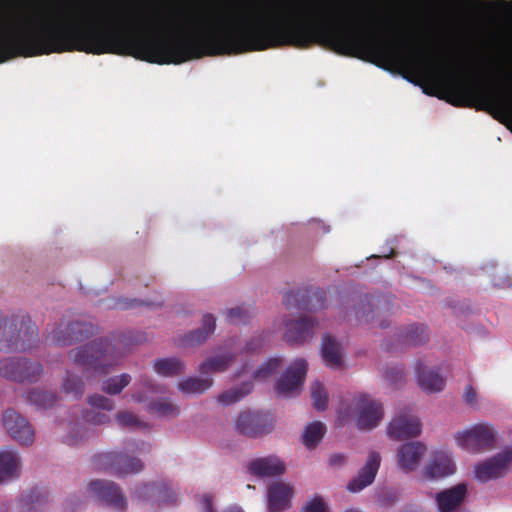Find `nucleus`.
Returning <instances> with one entry per match:
<instances>
[{"mask_svg": "<svg viewBox=\"0 0 512 512\" xmlns=\"http://www.w3.org/2000/svg\"><path fill=\"white\" fill-rule=\"evenodd\" d=\"M190 37L166 38L120 27L47 25L9 27L0 32V63L16 57L64 52L132 56L155 64H181L203 56L240 54L269 48H296V21L248 22L243 17L193 21Z\"/></svg>", "mask_w": 512, "mask_h": 512, "instance_id": "f257e3e1", "label": "nucleus"}, {"mask_svg": "<svg viewBox=\"0 0 512 512\" xmlns=\"http://www.w3.org/2000/svg\"><path fill=\"white\" fill-rule=\"evenodd\" d=\"M126 352L122 338H101L71 349L68 356L73 364L85 371L105 375L119 365Z\"/></svg>", "mask_w": 512, "mask_h": 512, "instance_id": "f03ea898", "label": "nucleus"}, {"mask_svg": "<svg viewBox=\"0 0 512 512\" xmlns=\"http://www.w3.org/2000/svg\"><path fill=\"white\" fill-rule=\"evenodd\" d=\"M454 439L461 449L476 454L495 447L496 431L488 423H479L457 432Z\"/></svg>", "mask_w": 512, "mask_h": 512, "instance_id": "7ed1b4c3", "label": "nucleus"}, {"mask_svg": "<svg viewBox=\"0 0 512 512\" xmlns=\"http://www.w3.org/2000/svg\"><path fill=\"white\" fill-rule=\"evenodd\" d=\"M43 365L26 357H5L0 359V376L10 381L37 382L43 374Z\"/></svg>", "mask_w": 512, "mask_h": 512, "instance_id": "20e7f679", "label": "nucleus"}, {"mask_svg": "<svg viewBox=\"0 0 512 512\" xmlns=\"http://www.w3.org/2000/svg\"><path fill=\"white\" fill-rule=\"evenodd\" d=\"M94 332L90 322L62 319L48 332L47 339L57 346L65 347L90 338Z\"/></svg>", "mask_w": 512, "mask_h": 512, "instance_id": "39448f33", "label": "nucleus"}, {"mask_svg": "<svg viewBox=\"0 0 512 512\" xmlns=\"http://www.w3.org/2000/svg\"><path fill=\"white\" fill-rule=\"evenodd\" d=\"M93 461L98 470L108 471L119 477L138 473L143 469V463L139 458L130 457L122 452L97 454Z\"/></svg>", "mask_w": 512, "mask_h": 512, "instance_id": "423d86ee", "label": "nucleus"}, {"mask_svg": "<svg viewBox=\"0 0 512 512\" xmlns=\"http://www.w3.org/2000/svg\"><path fill=\"white\" fill-rule=\"evenodd\" d=\"M274 419L272 414L261 411L244 410L235 421V429L240 435L257 438L272 431Z\"/></svg>", "mask_w": 512, "mask_h": 512, "instance_id": "0eeeda50", "label": "nucleus"}, {"mask_svg": "<svg viewBox=\"0 0 512 512\" xmlns=\"http://www.w3.org/2000/svg\"><path fill=\"white\" fill-rule=\"evenodd\" d=\"M356 425L361 430H372L383 418V406L367 394L355 398Z\"/></svg>", "mask_w": 512, "mask_h": 512, "instance_id": "6e6552de", "label": "nucleus"}, {"mask_svg": "<svg viewBox=\"0 0 512 512\" xmlns=\"http://www.w3.org/2000/svg\"><path fill=\"white\" fill-rule=\"evenodd\" d=\"M512 464V447H506L475 466V476L481 482L503 477Z\"/></svg>", "mask_w": 512, "mask_h": 512, "instance_id": "1a4fd4ad", "label": "nucleus"}, {"mask_svg": "<svg viewBox=\"0 0 512 512\" xmlns=\"http://www.w3.org/2000/svg\"><path fill=\"white\" fill-rule=\"evenodd\" d=\"M421 430L420 420L406 410L394 416L387 427L389 437L397 441L417 437Z\"/></svg>", "mask_w": 512, "mask_h": 512, "instance_id": "9d476101", "label": "nucleus"}, {"mask_svg": "<svg viewBox=\"0 0 512 512\" xmlns=\"http://www.w3.org/2000/svg\"><path fill=\"white\" fill-rule=\"evenodd\" d=\"M325 301V292L320 289L304 288L297 291H288L284 295L283 303L287 308L296 307L300 310L322 308Z\"/></svg>", "mask_w": 512, "mask_h": 512, "instance_id": "9b49d317", "label": "nucleus"}, {"mask_svg": "<svg viewBox=\"0 0 512 512\" xmlns=\"http://www.w3.org/2000/svg\"><path fill=\"white\" fill-rule=\"evenodd\" d=\"M3 425L10 436L21 445H30L34 441V430L30 423L14 409L3 414Z\"/></svg>", "mask_w": 512, "mask_h": 512, "instance_id": "f8f14e48", "label": "nucleus"}, {"mask_svg": "<svg viewBox=\"0 0 512 512\" xmlns=\"http://www.w3.org/2000/svg\"><path fill=\"white\" fill-rule=\"evenodd\" d=\"M308 363L305 359H295L286 369L276 384V391L282 395H289L299 389L306 378Z\"/></svg>", "mask_w": 512, "mask_h": 512, "instance_id": "ddd939ff", "label": "nucleus"}, {"mask_svg": "<svg viewBox=\"0 0 512 512\" xmlns=\"http://www.w3.org/2000/svg\"><path fill=\"white\" fill-rule=\"evenodd\" d=\"M89 490L107 506L118 511H124L127 508L126 498L114 482L94 480L89 483Z\"/></svg>", "mask_w": 512, "mask_h": 512, "instance_id": "4468645a", "label": "nucleus"}, {"mask_svg": "<svg viewBox=\"0 0 512 512\" xmlns=\"http://www.w3.org/2000/svg\"><path fill=\"white\" fill-rule=\"evenodd\" d=\"M391 310V303L386 297L364 295L356 306L355 316L360 322L369 323L379 319Z\"/></svg>", "mask_w": 512, "mask_h": 512, "instance_id": "2eb2a0df", "label": "nucleus"}, {"mask_svg": "<svg viewBox=\"0 0 512 512\" xmlns=\"http://www.w3.org/2000/svg\"><path fill=\"white\" fill-rule=\"evenodd\" d=\"M396 336V344L385 346L387 351H393L394 349H402L409 346H420L425 344L428 340L427 327L424 324L413 323L405 327L398 329Z\"/></svg>", "mask_w": 512, "mask_h": 512, "instance_id": "dca6fc26", "label": "nucleus"}, {"mask_svg": "<svg viewBox=\"0 0 512 512\" xmlns=\"http://www.w3.org/2000/svg\"><path fill=\"white\" fill-rule=\"evenodd\" d=\"M381 457L377 452H370L365 465L360 469L356 477L349 481L347 489L351 492H359L369 486L375 479L380 466Z\"/></svg>", "mask_w": 512, "mask_h": 512, "instance_id": "f3484780", "label": "nucleus"}, {"mask_svg": "<svg viewBox=\"0 0 512 512\" xmlns=\"http://www.w3.org/2000/svg\"><path fill=\"white\" fill-rule=\"evenodd\" d=\"M247 469L251 475L264 478L283 475L286 471V466L277 456L269 455L252 460L248 464Z\"/></svg>", "mask_w": 512, "mask_h": 512, "instance_id": "a211bd4d", "label": "nucleus"}, {"mask_svg": "<svg viewBox=\"0 0 512 512\" xmlns=\"http://www.w3.org/2000/svg\"><path fill=\"white\" fill-rule=\"evenodd\" d=\"M317 322L312 317H302L297 320L285 321L284 338L289 343H303L313 335Z\"/></svg>", "mask_w": 512, "mask_h": 512, "instance_id": "6ab92c4d", "label": "nucleus"}, {"mask_svg": "<svg viewBox=\"0 0 512 512\" xmlns=\"http://www.w3.org/2000/svg\"><path fill=\"white\" fill-rule=\"evenodd\" d=\"M293 488L284 482H273L268 486L269 512H281L291 506Z\"/></svg>", "mask_w": 512, "mask_h": 512, "instance_id": "aec40b11", "label": "nucleus"}, {"mask_svg": "<svg viewBox=\"0 0 512 512\" xmlns=\"http://www.w3.org/2000/svg\"><path fill=\"white\" fill-rule=\"evenodd\" d=\"M467 494V486L459 483L454 487L436 494L438 512H456L461 506Z\"/></svg>", "mask_w": 512, "mask_h": 512, "instance_id": "412c9836", "label": "nucleus"}, {"mask_svg": "<svg viewBox=\"0 0 512 512\" xmlns=\"http://www.w3.org/2000/svg\"><path fill=\"white\" fill-rule=\"evenodd\" d=\"M415 370L417 383L424 392L432 394L444 389L446 380L438 371L426 369L422 362L416 364Z\"/></svg>", "mask_w": 512, "mask_h": 512, "instance_id": "4be33fe9", "label": "nucleus"}, {"mask_svg": "<svg viewBox=\"0 0 512 512\" xmlns=\"http://www.w3.org/2000/svg\"><path fill=\"white\" fill-rule=\"evenodd\" d=\"M426 452V446L420 442L403 444L398 450V465L405 472L415 470Z\"/></svg>", "mask_w": 512, "mask_h": 512, "instance_id": "5701e85b", "label": "nucleus"}, {"mask_svg": "<svg viewBox=\"0 0 512 512\" xmlns=\"http://www.w3.org/2000/svg\"><path fill=\"white\" fill-rule=\"evenodd\" d=\"M135 495L139 499L156 498L157 502L162 505H171L177 501L175 492L164 483L144 484L135 490Z\"/></svg>", "mask_w": 512, "mask_h": 512, "instance_id": "b1692460", "label": "nucleus"}, {"mask_svg": "<svg viewBox=\"0 0 512 512\" xmlns=\"http://www.w3.org/2000/svg\"><path fill=\"white\" fill-rule=\"evenodd\" d=\"M454 472L455 464L451 455L446 452H436L425 467V476L428 479H440Z\"/></svg>", "mask_w": 512, "mask_h": 512, "instance_id": "393cba45", "label": "nucleus"}, {"mask_svg": "<svg viewBox=\"0 0 512 512\" xmlns=\"http://www.w3.org/2000/svg\"><path fill=\"white\" fill-rule=\"evenodd\" d=\"M321 356L325 365L331 369H340L343 365L340 344L329 334L322 336Z\"/></svg>", "mask_w": 512, "mask_h": 512, "instance_id": "a878e982", "label": "nucleus"}, {"mask_svg": "<svg viewBox=\"0 0 512 512\" xmlns=\"http://www.w3.org/2000/svg\"><path fill=\"white\" fill-rule=\"evenodd\" d=\"M216 326L215 318L212 314H205L202 319V327L185 334L180 339L182 346H196L207 340L209 335L214 332Z\"/></svg>", "mask_w": 512, "mask_h": 512, "instance_id": "bb28decb", "label": "nucleus"}, {"mask_svg": "<svg viewBox=\"0 0 512 512\" xmlns=\"http://www.w3.org/2000/svg\"><path fill=\"white\" fill-rule=\"evenodd\" d=\"M19 476V457L15 451L0 452V483Z\"/></svg>", "mask_w": 512, "mask_h": 512, "instance_id": "cd10ccee", "label": "nucleus"}, {"mask_svg": "<svg viewBox=\"0 0 512 512\" xmlns=\"http://www.w3.org/2000/svg\"><path fill=\"white\" fill-rule=\"evenodd\" d=\"M233 362L234 356L231 353L212 356L200 364L199 372L201 375L224 372Z\"/></svg>", "mask_w": 512, "mask_h": 512, "instance_id": "c85d7f7f", "label": "nucleus"}, {"mask_svg": "<svg viewBox=\"0 0 512 512\" xmlns=\"http://www.w3.org/2000/svg\"><path fill=\"white\" fill-rule=\"evenodd\" d=\"M213 385V379L206 377H190L178 384V388L183 393L199 394L208 390Z\"/></svg>", "mask_w": 512, "mask_h": 512, "instance_id": "c756f323", "label": "nucleus"}, {"mask_svg": "<svg viewBox=\"0 0 512 512\" xmlns=\"http://www.w3.org/2000/svg\"><path fill=\"white\" fill-rule=\"evenodd\" d=\"M325 431L326 427L320 421L308 424L302 435L303 444L309 449L316 447L324 437Z\"/></svg>", "mask_w": 512, "mask_h": 512, "instance_id": "7c9ffc66", "label": "nucleus"}, {"mask_svg": "<svg viewBox=\"0 0 512 512\" xmlns=\"http://www.w3.org/2000/svg\"><path fill=\"white\" fill-rule=\"evenodd\" d=\"M154 370L162 376H176L183 372L184 363L177 358L158 359L154 363Z\"/></svg>", "mask_w": 512, "mask_h": 512, "instance_id": "2f4dec72", "label": "nucleus"}, {"mask_svg": "<svg viewBox=\"0 0 512 512\" xmlns=\"http://www.w3.org/2000/svg\"><path fill=\"white\" fill-rule=\"evenodd\" d=\"M26 400L38 408L47 409L56 403L57 396L52 392L32 389L26 393Z\"/></svg>", "mask_w": 512, "mask_h": 512, "instance_id": "473e14b6", "label": "nucleus"}, {"mask_svg": "<svg viewBox=\"0 0 512 512\" xmlns=\"http://www.w3.org/2000/svg\"><path fill=\"white\" fill-rule=\"evenodd\" d=\"M130 382L131 376L127 373H122L106 379L101 386V390L108 395H118Z\"/></svg>", "mask_w": 512, "mask_h": 512, "instance_id": "72a5a7b5", "label": "nucleus"}, {"mask_svg": "<svg viewBox=\"0 0 512 512\" xmlns=\"http://www.w3.org/2000/svg\"><path fill=\"white\" fill-rule=\"evenodd\" d=\"M62 391L73 395L74 398H80L84 393V383L81 377L67 371L62 382Z\"/></svg>", "mask_w": 512, "mask_h": 512, "instance_id": "f704fd0d", "label": "nucleus"}, {"mask_svg": "<svg viewBox=\"0 0 512 512\" xmlns=\"http://www.w3.org/2000/svg\"><path fill=\"white\" fill-rule=\"evenodd\" d=\"M251 391L252 384L245 383L242 384L240 387H236L223 392L222 394L219 395L218 400L220 403L224 405H231L240 401L243 397L251 393Z\"/></svg>", "mask_w": 512, "mask_h": 512, "instance_id": "c9c22d12", "label": "nucleus"}, {"mask_svg": "<svg viewBox=\"0 0 512 512\" xmlns=\"http://www.w3.org/2000/svg\"><path fill=\"white\" fill-rule=\"evenodd\" d=\"M150 413L160 417H174L179 414V408L168 400H158L149 404Z\"/></svg>", "mask_w": 512, "mask_h": 512, "instance_id": "e433bc0d", "label": "nucleus"}, {"mask_svg": "<svg viewBox=\"0 0 512 512\" xmlns=\"http://www.w3.org/2000/svg\"><path fill=\"white\" fill-rule=\"evenodd\" d=\"M312 405L318 411H324L327 408L328 395L323 384L319 381L311 385Z\"/></svg>", "mask_w": 512, "mask_h": 512, "instance_id": "4c0bfd02", "label": "nucleus"}, {"mask_svg": "<svg viewBox=\"0 0 512 512\" xmlns=\"http://www.w3.org/2000/svg\"><path fill=\"white\" fill-rule=\"evenodd\" d=\"M281 366L280 358H271L264 362L254 373V380H265L273 375Z\"/></svg>", "mask_w": 512, "mask_h": 512, "instance_id": "58836bf2", "label": "nucleus"}, {"mask_svg": "<svg viewBox=\"0 0 512 512\" xmlns=\"http://www.w3.org/2000/svg\"><path fill=\"white\" fill-rule=\"evenodd\" d=\"M87 402L95 409H101L104 411H112L114 409L113 401L100 394L89 395Z\"/></svg>", "mask_w": 512, "mask_h": 512, "instance_id": "ea45409f", "label": "nucleus"}, {"mask_svg": "<svg viewBox=\"0 0 512 512\" xmlns=\"http://www.w3.org/2000/svg\"><path fill=\"white\" fill-rule=\"evenodd\" d=\"M385 379L392 385H401L405 379L404 368L402 366H389L384 372Z\"/></svg>", "mask_w": 512, "mask_h": 512, "instance_id": "a19ab883", "label": "nucleus"}, {"mask_svg": "<svg viewBox=\"0 0 512 512\" xmlns=\"http://www.w3.org/2000/svg\"><path fill=\"white\" fill-rule=\"evenodd\" d=\"M116 420L121 427L137 428L143 426L136 415L127 411L117 413Z\"/></svg>", "mask_w": 512, "mask_h": 512, "instance_id": "79ce46f5", "label": "nucleus"}, {"mask_svg": "<svg viewBox=\"0 0 512 512\" xmlns=\"http://www.w3.org/2000/svg\"><path fill=\"white\" fill-rule=\"evenodd\" d=\"M83 419L88 424L102 425L110 422V417L104 412L88 410L83 413Z\"/></svg>", "mask_w": 512, "mask_h": 512, "instance_id": "37998d69", "label": "nucleus"}, {"mask_svg": "<svg viewBox=\"0 0 512 512\" xmlns=\"http://www.w3.org/2000/svg\"><path fill=\"white\" fill-rule=\"evenodd\" d=\"M301 512H330L326 502L320 496H315L307 501Z\"/></svg>", "mask_w": 512, "mask_h": 512, "instance_id": "c03bdc74", "label": "nucleus"}, {"mask_svg": "<svg viewBox=\"0 0 512 512\" xmlns=\"http://www.w3.org/2000/svg\"><path fill=\"white\" fill-rule=\"evenodd\" d=\"M248 318V311L241 307L231 308L227 311V320L232 324L246 323Z\"/></svg>", "mask_w": 512, "mask_h": 512, "instance_id": "a18cd8bd", "label": "nucleus"}, {"mask_svg": "<svg viewBox=\"0 0 512 512\" xmlns=\"http://www.w3.org/2000/svg\"><path fill=\"white\" fill-rule=\"evenodd\" d=\"M203 512H215L213 508L212 497L208 494L202 497ZM224 512H243L239 507H231Z\"/></svg>", "mask_w": 512, "mask_h": 512, "instance_id": "49530a36", "label": "nucleus"}, {"mask_svg": "<svg viewBox=\"0 0 512 512\" xmlns=\"http://www.w3.org/2000/svg\"><path fill=\"white\" fill-rule=\"evenodd\" d=\"M463 398L468 405H474L476 403V392L471 385L465 387Z\"/></svg>", "mask_w": 512, "mask_h": 512, "instance_id": "de8ad7c7", "label": "nucleus"}, {"mask_svg": "<svg viewBox=\"0 0 512 512\" xmlns=\"http://www.w3.org/2000/svg\"><path fill=\"white\" fill-rule=\"evenodd\" d=\"M262 345H263V341L261 338H259V337L254 338L246 344L245 350H246V352H253V351L260 349L262 347Z\"/></svg>", "mask_w": 512, "mask_h": 512, "instance_id": "09e8293b", "label": "nucleus"}, {"mask_svg": "<svg viewBox=\"0 0 512 512\" xmlns=\"http://www.w3.org/2000/svg\"><path fill=\"white\" fill-rule=\"evenodd\" d=\"M346 459L343 454H334L329 459V465L330 466H341L345 463Z\"/></svg>", "mask_w": 512, "mask_h": 512, "instance_id": "8fccbe9b", "label": "nucleus"}, {"mask_svg": "<svg viewBox=\"0 0 512 512\" xmlns=\"http://www.w3.org/2000/svg\"><path fill=\"white\" fill-rule=\"evenodd\" d=\"M139 384L148 390H153L152 380L149 376H141L139 379Z\"/></svg>", "mask_w": 512, "mask_h": 512, "instance_id": "3c124183", "label": "nucleus"}, {"mask_svg": "<svg viewBox=\"0 0 512 512\" xmlns=\"http://www.w3.org/2000/svg\"><path fill=\"white\" fill-rule=\"evenodd\" d=\"M146 304V305H150L149 303H144L143 301H138L137 299H133L129 302H119V305L121 308H130V307H134L136 304Z\"/></svg>", "mask_w": 512, "mask_h": 512, "instance_id": "603ef678", "label": "nucleus"}, {"mask_svg": "<svg viewBox=\"0 0 512 512\" xmlns=\"http://www.w3.org/2000/svg\"><path fill=\"white\" fill-rule=\"evenodd\" d=\"M64 442L67 443L68 445L73 446L79 443V439L76 435L71 434L65 438Z\"/></svg>", "mask_w": 512, "mask_h": 512, "instance_id": "864d4df0", "label": "nucleus"}, {"mask_svg": "<svg viewBox=\"0 0 512 512\" xmlns=\"http://www.w3.org/2000/svg\"><path fill=\"white\" fill-rule=\"evenodd\" d=\"M132 399L141 402L143 400V395L140 393H134L132 394Z\"/></svg>", "mask_w": 512, "mask_h": 512, "instance_id": "5fc2aeb1", "label": "nucleus"}, {"mask_svg": "<svg viewBox=\"0 0 512 512\" xmlns=\"http://www.w3.org/2000/svg\"><path fill=\"white\" fill-rule=\"evenodd\" d=\"M393 256H395L394 249H391L388 254H384L383 255V257L386 258V259L392 258Z\"/></svg>", "mask_w": 512, "mask_h": 512, "instance_id": "6e6d98bb", "label": "nucleus"}, {"mask_svg": "<svg viewBox=\"0 0 512 512\" xmlns=\"http://www.w3.org/2000/svg\"><path fill=\"white\" fill-rule=\"evenodd\" d=\"M388 326H389V324H388L385 320H381V321L379 322V327H380V328H386V327H388Z\"/></svg>", "mask_w": 512, "mask_h": 512, "instance_id": "4d7b16f0", "label": "nucleus"}, {"mask_svg": "<svg viewBox=\"0 0 512 512\" xmlns=\"http://www.w3.org/2000/svg\"><path fill=\"white\" fill-rule=\"evenodd\" d=\"M501 2H502L503 4H505V5H508V6L512 7V1L507 2V1H505V0H501Z\"/></svg>", "mask_w": 512, "mask_h": 512, "instance_id": "13d9d810", "label": "nucleus"}, {"mask_svg": "<svg viewBox=\"0 0 512 512\" xmlns=\"http://www.w3.org/2000/svg\"><path fill=\"white\" fill-rule=\"evenodd\" d=\"M79 430H80V429H79V427H78V426H74V427L72 428V432L76 431V433H78V432H79Z\"/></svg>", "mask_w": 512, "mask_h": 512, "instance_id": "bf43d9fd", "label": "nucleus"}]
</instances>
